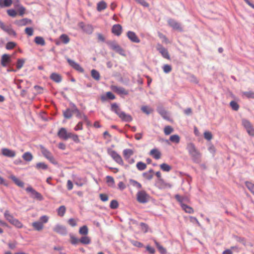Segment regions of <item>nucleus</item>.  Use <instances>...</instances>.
Listing matches in <instances>:
<instances>
[{"mask_svg":"<svg viewBox=\"0 0 254 254\" xmlns=\"http://www.w3.org/2000/svg\"><path fill=\"white\" fill-rule=\"evenodd\" d=\"M141 110L147 115H149L153 112V110L146 106H142Z\"/></svg>","mask_w":254,"mask_h":254,"instance_id":"nucleus-51","label":"nucleus"},{"mask_svg":"<svg viewBox=\"0 0 254 254\" xmlns=\"http://www.w3.org/2000/svg\"><path fill=\"white\" fill-rule=\"evenodd\" d=\"M181 207L187 213L191 214L193 212V209L192 207L187 205V204L182 203Z\"/></svg>","mask_w":254,"mask_h":254,"instance_id":"nucleus-35","label":"nucleus"},{"mask_svg":"<svg viewBox=\"0 0 254 254\" xmlns=\"http://www.w3.org/2000/svg\"><path fill=\"white\" fill-rule=\"evenodd\" d=\"M110 207L111 209H115L118 208L119 203L116 200H112L111 201Z\"/></svg>","mask_w":254,"mask_h":254,"instance_id":"nucleus-57","label":"nucleus"},{"mask_svg":"<svg viewBox=\"0 0 254 254\" xmlns=\"http://www.w3.org/2000/svg\"><path fill=\"white\" fill-rule=\"evenodd\" d=\"M112 32L115 35L119 36L122 32V26L118 24L113 25L112 28Z\"/></svg>","mask_w":254,"mask_h":254,"instance_id":"nucleus-18","label":"nucleus"},{"mask_svg":"<svg viewBox=\"0 0 254 254\" xmlns=\"http://www.w3.org/2000/svg\"><path fill=\"white\" fill-rule=\"evenodd\" d=\"M129 183L133 186L134 187H136L138 189H140L142 188V185L140 183H138L135 180H134L133 179H130Z\"/></svg>","mask_w":254,"mask_h":254,"instance_id":"nucleus-42","label":"nucleus"},{"mask_svg":"<svg viewBox=\"0 0 254 254\" xmlns=\"http://www.w3.org/2000/svg\"><path fill=\"white\" fill-rule=\"evenodd\" d=\"M25 62V60L24 59H18L16 63V66L17 69H20L23 66Z\"/></svg>","mask_w":254,"mask_h":254,"instance_id":"nucleus-39","label":"nucleus"},{"mask_svg":"<svg viewBox=\"0 0 254 254\" xmlns=\"http://www.w3.org/2000/svg\"><path fill=\"white\" fill-rule=\"evenodd\" d=\"M60 39L62 41L64 44H67L69 42V38L68 36L64 34L61 35L60 37Z\"/></svg>","mask_w":254,"mask_h":254,"instance_id":"nucleus-48","label":"nucleus"},{"mask_svg":"<svg viewBox=\"0 0 254 254\" xmlns=\"http://www.w3.org/2000/svg\"><path fill=\"white\" fill-rule=\"evenodd\" d=\"M230 105L232 109L234 111H238L239 109V104L234 101H232L230 103Z\"/></svg>","mask_w":254,"mask_h":254,"instance_id":"nucleus-54","label":"nucleus"},{"mask_svg":"<svg viewBox=\"0 0 254 254\" xmlns=\"http://www.w3.org/2000/svg\"><path fill=\"white\" fill-rule=\"evenodd\" d=\"M26 190L27 192H31V196L34 198H36L39 200H42L43 199V197L42 194L34 190L31 187H29L26 189Z\"/></svg>","mask_w":254,"mask_h":254,"instance_id":"nucleus-10","label":"nucleus"},{"mask_svg":"<svg viewBox=\"0 0 254 254\" xmlns=\"http://www.w3.org/2000/svg\"><path fill=\"white\" fill-rule=\"evenodd\" d=\"M155 244L161 254H166L167 251L165 248H164L163 246L160 245V244L157 242L156 240L154 241Z\"/></svg>","mask_w":254,"mask_h":254,"instance_id":"nucleus-30","label":"nucleus"},{"mask_svg":"<svg viewBox=\"0 0 254 254\" xmlns=\"http://www.w3.org/2000/svg\"><path fill=\"white\" fill-rule=\"evenodd\" d=\"M150 198V195L144 190L138 191L136 193L137 201L140 203H147Z\"/></svg>","mask_w":254,"mask_h":254,"instance_id":"nucleus-4","label":"nucleus"},{"mask_svg":"<svg viewBox=\"0 0 254 254\" xmlns=\"http://www.w3.org/2000/svg\"><path fill=\"white\" fill-rule=\"evenodd\" d=\"M70 242L72 245H77L80 243L79 239L75 237L73 235L70 234Z\"/></svg>","mask_w":254,"mask_h":254,"instance_id":"nucleus-43","label":"nucleus"},{"mask_svg":"<svg viewBox=\"0 0 254 254\" xmlns=\"http://www.w3.org/2000/svg\"><path fill=\"white\" fill-rule=\"evenodd\" d=\"M9 178L11 179L13 182L20 188H23L24 186V183L17 179L15 176L12 175L10 176Z\"/></svg>","mask_w":254,"mask_h":254,"instance_id":"nucleus-24","label":"nucleus"},{"mask_svg":"<svg viewBox=\"0 0 254 254\" xmlns=\"http://www.w3.org/2000/svg\"><path fill=\"white\" fill-rule=\"evenodd\" d=\"M79 240L80 243L84 245H88L91 243V239L87 236L82 237Z\"/></svg>","mask_w":254,"mask_h":254,"instance_id":"nucleus-38","label":"nucleus"},{"mask_svg":"<svg viewBox=\"0 0 254 254\" xmlns=\"http://www.w3.org/2000/svg\"><path fill=\"white\" fill-rule=\"evenodd\" d=\"M106 44L111 49L120 55L125 56V50L117 43L116 41H107Z\"/></svg>","mask_w":254,"mask_h":254,"instance_id":"nucleus-3","label":"nucleus"},{"mask_svg":"<svg viewBox=\"0 0 254 254\" xmlns=\"http://www.w3.org/2000/svg\"><path fill=\"white\" fill-rule=\"evenodd\" d=\"M130 242L132 244V245H133L135 247L138 248H142L143 247V244L138 241L130 240Z\"/></svg>","mask_w":254,"mask_h":254,"instance_id":"nucleus-58","label":"nucleus"},{"mask_svg":"<svg viewBox=\"0 0 254 254\" xmlns=\"http://www.w3.org/2000/svg\"><path fill=\"white\" fill-rule=\"evenodd\" d=\"M79 233L81 235H86L88 233V229L87 226L84 225L80 228Z\"/></svg>","mask_w":254,"mask_h":254,"instance_id":"nucleus-47","label":"nucleus"},{"mask_svg":"<svg viewBox=\"0 0 254 254\" xmlns=\"http://www.w3.org/2000/svg\"><path fill=\"white\" fill-rule=\"evenodd\" d=\"M91 76L93 78L96 80H99L100 79V75L99 72L96 69H92L91 71Z\"/></svg>","mask_w":254,"mask_h":254,"instance_id":"nucleus-34","label":"nucleus"},{"mask_svg":"<svg viewBox=\"0 0 254 254\" xmlns=\"http://www.w3.org/2000/svg\"><path fill=\"white\" fill-rule=\"evenodd\" d=\"M0 27L4 31L7 33L9 35L16 36L15 31L13 30L10 25H6L3 22L0 20Z\"/></svg>","mask_w":254,"mask_h":254,"instance_id":"nucleus-9","label":"nucleus"},{"mask_svg":"<svg viewBox=\"0 0 254 254\" xmlns=\"http://www.w3.org/2000/svg\"><path fill=\"white\" fill-rule=\"evenodd\" d=\"M34 229L38 231L42 230L44 228L43 224L40 221H35L32 223Z\"/></svg>","mask_w":254,"mask_h":254,"instance_id":"nucleus-25","label":"nucleus"},{"mask_svg":"<svg viewBox=\"0 0 254 254\" xmlns=\"http://www.w3.org/2000/svg\"><path fill=\"white\" fill-rule=\"evenodd\" d=\"M107 7V3L104 1H101L97 3V10L98 11H101L106 9Z\"/></svg>","mask_w":254,"mask_h":254,"instance_id":"nucleus-28","label":"nucleus"},{"mask_svg":"<svg viewBox=\"0 0 254 254\" xmlns=\"http://www.w3.org/2000/svg\"><path fill=\"white\" fill-rule=\"evenodd\" d=\"M168 22L169 26L172 27L174 29L180 32H182L183 31L181 24L175 20L170 19L168 20Z\"/></svg>","mask_w":254,"mask_h":254,"instance_id":"nucleus-11","label":"nucleus"},{"mask_svg":"<svg viewBox=\"0 0 254 254\" xmlns=\"http://www.w3.org/2000/svg\"><path fill=\"white\" fill-rule=\"evenodd\" d=\"M114 90L118 94H122L124 95H127L128 94L127 91L123 87L115 86Z\"/></svg>","mask_w":254,"mask_h":254,"instance_id":"nucleus-29","label":"nucleus"},{"mask_svg":"<svg viewBox=\"0 0 254 254\" xmlns=\"http://www.w3.org/2000/svg\"><path fill=\"white\" fill-rule=\"evenodd\" d=\"M69 138H71L72 140L76 143H78L80 142V139H79L78 136L76 134L72 133L71 132L70 133Z\"/></svg>","mask_w":254,"mask_h":254,"instance_id":"nucleus-49","label":"nucleus"},{"mask_svg":"<svg viewBox=\"0 0 254 254\" xmlns=\"http://www.w3.org/2000/svg\"><path fill=\"white\" fill-rule=\"evenodd\" d=\"M173 131H174L173 128L170 126H166L164 129V133L166 135H169L172 132H173Z\"/></svg>","mask_w":254,"mask_h":254,"instance_id":"nucleus-52","label":"nucleus"},{"mask_svg":"<svg viewBox=\"0 0 254 254\" xmlns=\"http://www.w3.org/2000/svg\"><path fill=\"white\" fill-rule=\"evenodd\" d=\"M163 71L165 73H169L172 70V67L170 65L165 64L163 67Z\"/></svg>","mask_w":254,"mask_h":254,"instance_id":"nucleus-63","label":"nucleus"},{"mask_svg":"<svg viewBox=\"0 0 254 254\" xmlns=\"http://www.w3.org/2000/svg\"><path fill=\"white\" fill-rule=\"evenodd\" d=\"M242 125L250 135L254 136V128L249 121L246 119H243Z\"/></svg>","mask_w":254,"mask_h":254,"instance_id":"nucleus-6","label":"nucleus"},{"mask_svg":"<svg viewBox=\"0 0 254 254\" xmlns=\"http://www.w3.org/2000/svg\"><path fill=\"white\" fill-rule=\"evenodd\" d=\"M4 216L6 220L15 227L17 228H21L23 227L22 223L18 219L14 218L13 216L9 213L8 210L5 211Z\"/></svg>","mask_w":254,"mask_h":254,"instance_id":"nucleus-2","label":"nucleus"},{"mask_svg":"<svg viewBox=\"0 0 254 254\" xmlns=\"http://www.w3.org/2000/svg\"><path fill=\"white\" fill-rule=\"evenodd\" d=\"M154 173V170L151 169L148 172H144L142 174V176L144 179L147 180H150L153 178Z\"/></svg>","mask_w":254,"mask_h":254,"instance_id":"nucleus-23","label":"nucleus"},{"mask_svg":"<svg viewBox=\"0 0 254 254\" xmlns=\"http://www.w3.org/2000/svg\"><path fill=\"white\" fill-rule=\"evenodd\" d=\"M136 167L138 170L140 171H143L146 168V165L144 163L142 162H138L136 164Z\"/></svg>","mask_w":254,"mask_h":254,"instance_id":"nucleus-50","label":"nucleus"},{"mask_svg":"<svg viewBox=\"0 0 254 254\" xmlns=\"http://www.w3.org/2000/svg\"><path fill=\"white\" fill-rule=\"evenodd\" d=\"M156 49L161 54L164 58L168 60L170 59V55L167 49L164 48L161 44H157L156 46Z\"/></svg>","mask_w":254,"mask_h":254,"instance_id":"nucleus-7","label":"nucleus"},{"mask_svg":"<svg viewBox=\"0 0 254 254\" xmlns=\"http://www.w3.org/2000/svg\"><path fill=\"white\" fill-rule=\"evenodd\" d=\"M74 113L73 111V107L72 108V109H70L69 108L66 109L65 111H63V115L65 119H70L72 116V114Z\"/></svg>","mask_w":254,"mask_h":254,"instance_id":"nucleus-26","label":"nucleus"},{"mask_svg":"<svg viewBox=\"0 0 254 254\" xmlns=\"http://www.w3.org/2000/svg\"><path fill=\"white\" fill-rule=\"evenodd\" d=\"M246 186L247 188L253 193V194L254 195V184L253 183L249 182H246Z\"/></svg>","mask_w":254,"mask_h":254,"instance_id":"nucleus-55","label":"nucleus"},{"mask_svg":"<svg viewBox=\"0 0 254 254\" xmlns=\"http://www.w3.org/2000/svg\"><path fill=\"white\" fill-rule=\"evenodd\" d=\"M123 121L127 122H130L132 120V118L129 115L126 114L125 112L121 114L120 117Z\"/></svg>","mask_w":254,"mask_h":254,"instance_id":"nucleus-32","label":"nucleus"},{"mask_svg":"<svg viewBox=\"0 0 254 254\" xmlns=\"http://www.w3.org/2000/svg\"><path fill=\"white\" fill-rule=\"evenodd\" d=\"M36 168L38 170H47L48 168V165L43 162H39L36 164Z\"/></svg>","mask_w":254,"mask_h":254,"instance_id":"nucleus-46","label":"nucleus"},{"mask_svg":"<svg viewBox=\"0 0 254 254\" xmlns=\"http://www.w3.org/2000/svg\"><path fill=\"white\" fill-rule=\"evenodd\" d=\"M123 154H124V157L127 158V159H128L129 158V157L130 156H131L132 155H133V151L131 150V149H125L123 151Z\"/></svg>","mask_w":254,"mask_h":254,"instance_id":"nucleus-41","label":"nucleus"},{"mask_svg":"<svg viewBox=\"0 0 254 254\" xmlns=\"http://www.w3.org/2000/svg\"><path fill=\"white\" fill-rule=\"evenodd\" d=\"M186 149L194 163L199 164L201 162V153L196 148L194 143H187Z\"/></svg>","mask_w":254,"mask_h":254,"instance_id":"nucleus-1","label":"nucleus"},{"mask_svg":"<svg viewBox=\"0 0 254 254\" xmlns=\"http://www.w3.org/2000/svg\"><path fill=\"white\" fill-rule=\"evenodd\" d=\"M170 140L172 142L178 143L180 141V137L177 134H174L170 137Z\"/></svg>","mask_w":254,"mask_h":254,"instance_id":"nucleus-45","label":"nucleus"},{"mask_svg":"<svg viewBox=\"0 0 254 254\" xmlns=\"http://www.w3.org/2000/svg\"><path fill=\"white\" fill-rule=\"evenodd\" d=\"M1 153L3 155L8 157H14L16 154L14 151L7 148H2Z\"/></svg>","mask_w":254,"mask_h":254,"instance_id":"nucleus-19","label":"nucleus"},{"mask_svg":"<svg viewBox=\"0 0 254 254\" xmlns=\"http://www.w3.org/2000/svg\"><path fill=\"white\" fill-rule=\"evenodd\" d=\"M242 96H245L249 99H254V92L252 91L243 92L242 93Z\"/></svg>","mask_w":254,"mask_h":254,"instance_id":"nucleus-44","label":"nucleus"},{"mask_svg":"<svg viewBox=\"0 0 254 254\" xmlns=\"http://www.w3.org/2000/svg\"><path fill=\"white\" fill-rule=\"evenodd\" d=\"M7 13L9 16L13 17H15L17 15L16 11L14 9H7Z\"/></svg>","mask_w":254,"mask_h":254,"instance_id":"nucleus-60","label":"nucleus"},{"mask_svg":"<svg viewBox=\"0 0 254 254\" xmlns=\"http://www.w3.org/2000/svg\"><path fill=\"white\" fill-rule=\"evenodd\" d=\"M33 29L32 27H26L25 29V33L29 36L33 35Z\"/></svg>","mask_w":254,"mask_h":254,"instance_id":"nucleus-62","label":"nucleus"},{"mask_svg":"<svg viewBox=\"0 0 254 254\" xmlns=\"http://www.w3.org/2000/svg\"><path fill=\"white\" fill-rule=\"evenodd\" d=\"M111 110L117 114L119 117L124 112L122 111L117 103H114L111 105Z\"/></svg>","mask_w":254,"mask_h":254,"instance_id":"nucleus-20","label":"nucleus"},{"mask_svg":"<svg viewBox=\"0 0 254 254\" xmlns=\"http://www.w3.org/2000/svg\"><path fill=\"white\" fill-rule=\"evenodd\" d=\"M20 22L21 25H25L28 23H30L31 22V20L28 18H23L20 20Z\"/></svg>","mask_w":254,"mask_h":254,"instance_id":"nucleus-64","label":"nucleus"},{"mask_svg":"<svg viewBox=\"0 0 254 254\" xmlns=\"http://www.w3.org/2000/svg\"><path fill=\"white\" fill-rule=\"evenodd\" d=\"M233 238L237 242L241 243L244 246L246 245V240L245 238L239 237L237 235H234Z\"/></svg>","mask_w":254,"mask_h":254,"instance_id":"nucleus-36","label":"nucleus"},{"mask_svg":"<svg viewBox=\"0 0 254 254\" xmlns=\"http://www.w3.org/2000/svg\"><path fill=\"white\" fill-rule=\"evenodd\" d=\"M11 62V56L9 55L3 54L1 58V64L2 66L5 67L7 64Z\"/></svg>","mask_w":254,"mask_h":254,"instance_id":"nucleus-17","label":"nucleus"},{"mask_svg":"<svg viewBox=\"0 0 254 254\" xmlns=\"http://www.w3.org/2000/svg\"><path fill=\"white\" fill-rule=\"evenodd\" d=\"M50 78L53 81L57 83H59L61 82L62 80V76L60 74L57 73L56 72L52 73L51 74Z\"/></svg>","mask_w":254,"mask_h":254,"instance_id":"nucleus-22","label":"nucleus"},{"mask_svg":"<svg viewBox=\"0 0 254 254\" xmlns=\"http://www.w3.org/2000/svg\"><path fill=\"white\" fill-rule=\"evenodd\" d=\"M34 42L37 45L44 46L46 44L44 39L40 36H37L34 39Z\"/></svg>","mask_w":254,"mask_h":254,"instance_id":"nucleus-31","label":"nucleus"},{"mask_svg":"<svg viewBox=\"0 0 254 254\" xmlns=\"http://www.w3.org/2000/svg\"><path fill=\"white\" fill-rule=\"evenodd\" d=\"M67 62L71 67L77 71L81 73L84 72V69L78 64L76 63L74 61L68 58L67 59Z\"/></svg>","mask_w":254,"mask_h":254,"instance_id":"nucleus-13","label":"nucleus"},{"mask_svg":"<svg viewBox=\"0 0 254 254\" xmlns=\"http://www.w3.org/2000/svg\"><path fill=\"white\" fill-rule=\"evenodd\" d=\"M79 26L83 30L84 32L88 34H91L93 31V28L91 25H85L83 22H80L79 23Z\"/></svg>","mask_w":254,"mask_h":254,"instance_id":"nucleus-14","label":"nucleus"},{"mask_svg":"<svg viewBox=\"0 0 254 254\" xmlns=\"http://www.w3.org/2000/svg\"><path fill=\"white\" fill-rule=\"evenodd\" d=\"M73 111L74 113H76V116L78 118H82V114L80 111L77 109L76 106L73 104Z\"/></svg>","mask_w":254,"mask_h":254,"instance_id":"nucleus-53","label":"nucleus"},{"mask_svg":"<svg viewBox=\"0 0 254 254\" xmlns=\"http://www.w3.org/2000/svg\"><path fill=\"white\" fill-rule=\"evenodd\" d=\"M41 151L43 154V155L48 160H49L52 163L54 164H56L57 162L56 161L54 156L51 152H50L48 149H47L45 147H44L43 145L40 146Z\"/></svg>","mask_w":254,"mask_h":254,"instance_id":"nucleus-5","label":"nucleus"},{"mask_svg":"<svg viewBox=\"0 0 254 254\" xmlns=\"http://www.w3.org/2000/svg\"><path fill=\"white\" fill-rule=\"evenodd\" d=\"M204 137L208 140H210L212 138V134L210 131H205L204 133Z\"/></svg>","mask_w":254,"mask_h":254,"instance_id":"nucleus-61","label":"nucleus"},{"mask_svg":"<svg viewBox=\"0 0 254 254\" xmlns=\"http://www.w3.org/2000/svg\"><path fill=\"white\" fill-rule=\"evenodd\" d=\"M54 231L62 235H65L67 233L66 228L65 226L59 225H57L54 227Z\"/></svg>","mask_w":254,"mask_h":254,"instance_id":"nucleus-16","label":"nucleus"},{"mask_svg":"<svg viewBox=\"0 0 254 254\" xmlns=\"http://www.w3.org/2000/svg\"><path fill=\"white\" fill-rule=\"evenodd\" d=\"M22 158L25 161L29 162L33 159V156L30 152H26L23 154Z\"/></svg>","mask_w":254,"mask_h":254,"instance_id":"nucleus-33","label":"nucleus"},{"mask_svg":"<svg viewBox=\"0 0 254 254\" xmlns=\"http://www.w3.org/2000/svg\"><path fill=\"white\" fill-rule=\"evenodd\" d=\"M127 36L132 42L139 43L140 42V39L134 32L130 31H128Z\"/></svg>","mask_w":254,"mask_h":254,"instance_id":"nucleus-15","label":"nucleus"},{"mask_svg":"<svg viewBox=\"0 0 254 254\" xmlns=\"http://www.w3.org/2000/svg\"><path fill=\"white\" fill-rule=\"evenodd\" d=\"M12 3V0H0V7H8Z\"/></svg>","mask_w":254,"mask_h":254,"instance_id":"nucleus-27","label":"nucleus"},{"mask_svg":"<svg viewBox=\"0 0 254 254\" xmlns=\"http://www.w3.org/2000/svg\"><path fill=\"white\" fill-rule=\"evenodd\" d=\"M155 186L160 189H164L167 188H171L172 185L169 183H165L162 179L157 180L155 183Z\"/></svg>","mask_w":254,"mask_h":254,"instance_id":"nucleus-12","label":"nucleus"},{"mask_svg":"<svg viewBox=\"0 0 254 254\" xmlns=\"http://www.w3.org/2000/svg\"><path fill=\"white\" fill-rule=\"evenodd\" d=\"M16 46V43L14 42H8L6 45V49L7 50H11Z\"/></svg>","mask_w":254,"mask_h":254,"instance_id":"nucleus-56","label":"nucleus"},{"mask_svg":"<svg viewBox=\"0 0 254 254\" xmlns=\"http://www.w3.org/2000/svg\"><path fill=\"white\" fill-rule=\"evenodd\" d=\"M140 228H141L142 231L144 233L147 232L148 229V226L147 224H146L145 223L141 222L140 223Z\"/></svg>","mask_w":254,"mask_h":254,"instance_id":"nucleus-59","label":"nucleus"},{"mask_svg":"<svg viewBox=\"0 0 254 254\" xmlns=\"http://www.w3.org/2000/svg\"><path fill=\"white\" fill-rule=\"evenodd\" d=\"M70 133V132L67 131V130L65 128L61 127L59 129L57 133V135L60 139L66 140L69 138Z\"/></svg>","mask_w":254,"mask_h":254,"instance_id":"nucleus-8","label":"nucleus"},{"mask_svg":"<svg viewBox=\"0 0 254 254\" xmlns=\"http://www.w3.org/2000/svg\"><path fill=\"white\" fill-rule=\"evenodd\" d=\"M160 169L164 172H169L172 169V167L166 163H163L160 165Z\"/></svg>","mask_w":254,"mask_h":254,"instance_id":"nucleus-40","label":"nucleus"},{"mask_svg":"<svg viewBox=\"0 0 254 254\" xmlns=\"http://www.w3.org/2000/svg\"><path fill=\"white\" fill-rule=\"evenodd\" d=\"M66 211V207L64 205H62L57 209V212L59 216L63 217L64 216Z\"/></svg>","mask_w":254,"mask_h":254,"instance_id":"nucleus-37","label":"nucleus"},{"mask_svg":"<svg viewBox=\"0 0 254 254\" xmlns=\"http://www.w3.org/2000/svg\"><path fill=\"white\" fill-rule=\"evenodd\" d=\"M149 154L156 160L160 159L161 156V152L156 148L152 149L150 151Z\"/></svg>","mask_w":254,"mask_h":254,"instance_id":"nucleus-21","label":"nucleus"}]
</instances>
